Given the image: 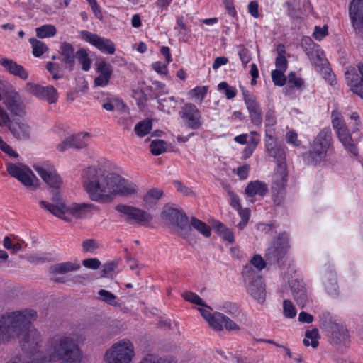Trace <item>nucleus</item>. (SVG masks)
<instances>
[{
	"label": "nucleus",
	"instance_id": "obj_1",
	"mask_svg": "<svg viewBox=\"0 0 363 363\" xmlns=\"http://www.w3.org/2000/svg\"><path fill=\"white\" fill-rule=\"evenodd\" d=\"M84 190L92 201L107 203L117 196H129L138 192L134 183L103 166H91L81 175Z\"/></svg>",
	"mask_w": 363,
	"mask_h": 363
},
{
	"label": "nucleus",
	"instance_id": "obj_2",
	"mask_svg": "<svg viewBox=\"0 0 363 363\" xmlns=\"http://www.w3.org/2000/svg\"><path fill=\"white\" fill-rule=\"evenodd\" d=\"M37 312L31 308L8 312L0 316V343L13 337L20 338L22 349L27 353L37 351L41 334L31 323L37 318Z\"/></svg>",
	"mask_w": 363,
	"mask_h": 363
},
{
	"label": "nucleus",
	"instance_id": "obj_3",
	"mask_svg": "<svg viewBox=\"0 0 363 363\" xmlns=\"http://www.w3.org/2000/svg\"><path fill=\"white\" fill-rule=\"evenodd\" d=\"M44 354L37 353L38 363H81L83 353L75 340L70 336L57 335L50 338L45 345Z\"/></svg>",
	"mask_w": 363,
	"mask_h": 363
},
{
	"label": "nucleus",
	"instance_id": "obj_4",
	"mask_svg": "<svg viewBox=\"0 0 363 363\" xmlns=\"http://www.w3.org/2000/svg\"><path fill=\"white\" fill-rule=\"evenodd\" d=\"M40 205L45 208L54 216L62 219L66 222L71 221L69 215L76 218H83L91 212L95 206L92 203H72L67 206L64 201L58 195H55L52 199V203H50L45 201H41Z\"/></svg>",
	"mask_w": 363,
	"mask_h": 363
},
{
	"label": "nucleus",
	"instance_id": "obj_5",
	"mask_svg": "<svg viewBox=\"0 0 363 363\" xmlns=\"http://www.w3.org/2000/svg\"><path fill=\"white\" fill-rule=\"evenodd\" d=\"M135 355L133 343L123 339L109 347L104 355L105 363H130Z\"/></svg>",
	"mask_w": 363,
	"mask_h": 363
},
{
	"label": "nucleus",
	"instance_id": "obj_6",
	"mask_svg": "<svg viewBox=\"0 0 363 363\" xmlns=\"http://www.w3.org/2000/svg\"><path fill=\"white\" fill-rule=\"evenodd\" d=\"M330 141V129H323L313 140L310 151L304 155L306 162L314 165L321 162L326 156Z\"/></svg>",
	"mask_w": 363,
	"mask_h": 363
},
{
	"label": "nucleus",
	"instance_id": "obj_7",
	"mask_svg": "<svg viewBox=\"0 0 363 363\" xmlns=\"http://www.w3.org/2000/svg\"><path fill=\"white\" fill-rule=\"evenodd\" d=\"M331 118L333 128L340 141L345 149L354 155H357L356 145L353 142L351 133L341 113L337 110H333L331 113Z\"/></svg>",
	"mask_w": 363,
	"mask_h": 363
},
{
	"label": "nucleus",
	"instance_id": "obj_8",
	"mask_svg": "<svg viewBox=\"0 0 363 363\" xmlns=\"http://www.w3.org/2000/svg\"><path fill=\"white\" fill-rule=\"evenodd\" d=\"M117 210L126 216L125 221L130 224L148 226L152 220L150 213L134 206L120 205Z\"/></svg>",
	"mask_w": 363,
	"mask_h": 363
},
{
	"label": "nucleus",
	"instance_id": "obj_9",
	"mask_svg": "<svg viewBox=\"0 0 363 363\" xmlns=\"http://www.w3.org/2000/svg\"><path fill=\"white\" fill-rule=\"evenodd\" d=\"M243 275L245 279L250 280L247 288L250 294L259 302L263 303L265 300L266 292L265 286L262 277L255 274L250 265L245 267Z\"/></svg>",
	"mask_w": 363,
	"mask_h": 363
},
{
	"label": "nucleus",
	"instance_id": "obj_10",
	"mask_svg": "<svg viewBox=\"0 0 363 363\" xmlns=\"http://www.w3.org/2000/svg\"><path fill=\"white\" fill-rule=\"evenodd\" d=\"M6 170L13 177L17 179L27 188H36L35 182L38 181L32 171L26 165L18 163H7Z\"/></svg>",
	"mask_w": 363,
	"mask_h": 363
},
{
	"label": "nucleus",
	"instance_id": "obj_11",
	"mask_svg": "<svg viewBox=\"0 0 363 363\" xmlns=\"http://www.w3.org/2000/svg\"><path fill=\"white\" fill-rule=\"evenodd\" d=\"M179 115L189 129L198 130L203 125L201 113L194 104H185L179 111Z\"/></svg>",
	"mask_w": 363,
	"mask_h": 363
},
{
	"label": "nucleus",
	"instance_id": "obj_12",
	"mask_svg": "<svg viewBox=\"0 0 363 363\" xmlns=\"http://www.w3.org/2000/svg\"><path fill=\"white\" fill-rule=\"evenodd\" d=\"M25 91L43 100H45L48 104H55L58 100V92L52 86H43L40 84L28 82L24 87Z\"/></svg>",
	"mask_w": 363,
	"mask_h": 363
},
{
	"label": "nucleus",
	"instance_id": "obj_13",
	"mask_svg": "<svg viewBox=\"0 0 363 363\" xmlns=\"http://www.w3.org/2000/svg\"><path fill=\"white\" fill-rule=\"evenodd\" d=\"M13 138L20 142L29 141L32 138V128L25 119H13L7 127Z\"/></svg>",
	"mask_w": 363,
	"mask_h": 363
},
{
	"label": "nucleus",
	"instance_id": "obj_14",
	"mask_svg": "<svg viewBox=\"0 0 363 363\" xmlns=\"http://www.w3.org/2000/svg\"><path fill=\"white\" fill-rule=\"evenodd\" d=\"M82 39L89 43L101 52L113 55L116 48L114 43L109 39L99 36L86 30L80 32Z\"/></svg>",
	"mask_w": 363,
	"mask_h": 363
},
{
	"label": "nucleus",
	"instance_id": "obj_15",
	"mask_svg": "<svg viewBox=\"0 0 363 363\" xmlns=\"http://www.w3.org/2000/svg\"><path fill=\"white\" fill-rule=\"evenodd\" d=\"M302 47L309 57L310 60L316 67H323L327 60L324 57L323 50L320 49L318 45L315 44L311 38H305L302 40Z\"/></svg>",
	"mask_w": 363,
	"mask_h": 363
},
{
	"label": "nucleus",
	"instance_id": "obj_16",
	"mask_svg": "<svg viewBox=\"0 0 363 363\" xmlns=\"http://www.w3.org/2000/svg\"><path fill=\"white\" fill-rule=\"evenodd\" d=\"M357 68L360 75L357 73L355 68L349 67L345 72V80L350 90L363 99V65H357Z\"/></svg>",
	"mask_w": 363,
	"mask_h": 363
},
{
	"label": "nucleus",
	"instance_id": "obj_17",
	"mask_svg": "<svg viewBox=\"0 0 363 363\" xmlns=\"http://www.w3.org/2000/svg\"><path fill=\"white\" fill-rule=\"evenodd\" d=\"M242 94L252 123L257 126H260L262 123V114L257 98L249 91H243Z\"/></svg>",
	"mask_w": 363,
	"mask_h": 363
},
{
	"label": "nucleus",
	"instance_id": "obj_18",
	"mask_svg": "<svg viewBox=\"0 0 363 363\" xmlns=\"http://www.w3.org/2000/svg\"><path fill=\"white\" fill-rule=\"evenodd\" d=\"M161 217L163 220L177 225L182 230L190 229L187 217L177 208L168 206H164Z\"/></svg>",
	"mask_w": 363,
	"mask_h": 363
},
{
	"label": "nucleus",
	"instance_id": "obj_19",
	"mask_svg": "<svg viewBox=\"0 0 363 363\" xmlns=\"http://www.w3.org/2000/svg\"><path fill=\"white\" fill-rule=\"evenodd\" d=\"M35 169L43 180L50 187L59 188L61 179L53 166L48 164L35 166Z\"/></svg>",
	"mask_w": 363,
	"mask_h": 363
},
{
	"label": "nucleus",
	"instance_id": "obj_20",
	"mask_svg": "<svg viewBox=\"0 0 363 363\" xmlns=\"http://www.w3.org/2000/svg\"><path fill=\"white\" fill-rule=\"evenodd\" d=\"M350 17L354 29L363 31V0H352L349 8Z\"/></svg>",
	"mask_w": 363,
	"mask_h": 363
},
{
	"label": "nucleus",
	"instance_id": "obj_21",
	"mask_svg": "<svg viewBox=\"0 0 363 363\" xmlns=\"http://www.w3.org/2000/svg\"><path fill=\"white\" fill-rule=\"evenodd\" d=\"M80 268V264L77 262H66L53 264L49 268V273L52 275V280L55 282H63L62 278L55 277L57 274H65L77 271Z\"/></svg>",
	"mask_w": 363,
	"mask_h": 363
},
{
	"label": "nucleus",
	"instance_id": "obj_22",
	"mask_svg": "<svg viewBox=\"0 0 363 363\" xmlns=\"http://www.w3.org/2000/svg\"><path fill=\"white\" fill-rule=\"evenodd\" d=\"M4 104L15 116L23 117L26 114V106L18 93L8 99H4Z\"/></svg>",
	"mask_w": 363,
	"mask_h": 363
},
{
	"label": "nucleus",
	"instance_id": "obj_23",
	"mask_svg": "<svg viewBox=\"0 0 363 363\" xmlns=\"http://www.w3.org/2000/svg\"><path fill=\"white\" fill-rule=\"evenodd\" d=\"M287 167L286 163H279L276 169V172L273 176V184L272 189L273 191L279 192L281 190L287 182Z\"/></svg>",
	"mask_w": 363,
	"mask_h": 363
},
{
	"label": "nucleus",
	"instance_id": "obj_24",
	"mask_svg": "<svg viewBox=\"0 0 363 363\" xmlns=\"http://www.w3.org/2000/svg\"><path fill=\"white\" fill-rule=\"evenodd\" d=\"M0 64L11 74L18 77L23 80H26L28 79V72L23 66L17 64L13 60L3 57L0 59Z\"/></svg>",
	"mask_w": 363,
	"mask_h": 363
},
{
	"label": "nucleus",
	"instance_id": "obj_25",
	"mask_svg": "<svg viewBox=\"0 0 363 363\" xmlns=\"http://www.w3.org/2000/svg\"><path fill=\"white\" fill-rule=\"evenodd\" d=\"M96 72L99 75L94 80L95 86H105L112 75V67L105 61L99 62L96 65Z\"/></svg>",
	"mask_w": 363,
	"mask_h": 363
},
{
	"label": "nucleus",
	"instance_id": "obj_26",
	"mask_svg": "<svg viewBox=\"0 0 363 363\" xmlns=\"http://www.w3.org/2000/svg\"><path fill=\"white\" fill-rule=\"evenodd\" d=\"M294 298L296 303L303 308L308 303V296L305 286L299 281H294L291 286Z\"/></svg>",
	"mask_w": 363,
	"mask_h": 363
},
{
	"label": "nucleus",
	"instance_id": "obj_27",
	"mask_svg": "<svg viewBox=\"0 0 363 363\" xmlns=\"http://www.w3.org/2000/svg\"><path fill=\"white\" fill-rule=\"evenodd\" d=\"M268 192L267 185L261 181H253L248 183L245 193L250 197L255 196H264Z\"/></svg>",
	"mask_w": 363,
	"mask_h": 363
},
{
	"label": "nucleus",
	"instance_id": "obj_28",
	"mask_svg": "<svg viewBox=\"0 0 363 363\" xmlns=\"http://www.w3.org/2000/svg\"><path fill=\"white\" fill-rule=\"evenodd\" d=\"M329 328L331 333V337L334 343L345 342L347 340L349 336L347 330L345 326L336 323H330Z\"/></svg>",
	"mask_w": 363,
	"mask_h": 363
},
{
	"label": "nucleus",
	"instance_id": "obj_29",
	"mask_svg": "<svg viewBox=\"0 0 363 363\" xmlns=\"http://www.w3.org/2000/svg\"><path fill=\"white\" fill-rule=\"evenodd\" d=\"M162 195L163 192L161 189L156 188L149 189L143 198V206L147 209L154 208Z\"/></svg>",
	"mask_w": 363,
	"mask_h": 363
},
{
	"label": "nucleus",
	"instance_id": "obj_30",
	"mask_svg": "<svg viewBox=\"0 0 363 363\" xmlns=\"http://www.w3.org/2000/svg\"><path fill=\"white\" fill-rule=\"evenodd\" d=\"M60 52L62 61L72 69L74 65V50L72 45L67 42L62 43Z\"/></svg>",
	"mask_w": 363,
	"mask_h": 363
},
{
	"label": "nucleus",
	"instance_id": "obj_31",
	"mask_svg": "<svg viewBox=\"0 0 363 363\" xmlns=\"http://www.w3.org/2000/svg\"><path fill=\"white\" fill-rule=\"evenodd\" d=\"M287 251V245L286 243L276 242L269 247L266 253L267 259L272 261H279L282 258Z\"/></svg>",
	"mask_w": 363,
	"mask_h": 363
},
{
	"label": "nucleus",
	"instance_id": "obj_32",
	"mask_svg": "<svg viewBox=\"0 0 363 363\" xmlns=\"http://www.w3.org/2000/svg\"><path fill=\"white\" fill-rule=\"evenodd\" d=\"M266 145L269 155L276 160L277 164L279 163H286L285 152L281 145H277L272 140L270 143L267 142Z\"/></svg>",
	"mask_w": 363,
	"mask_h": 363
},
{
	"label": "nucleus",
	"instance_id": "obj_33",
	"mask_svg": "<svg viewBox=\"0 0 363 363\" xmlns=\"http://www.w3.org/2000/svg\"><path fill=\"white\" fill-rule=\"evenodd\" d=\"M98 299L110 306L120 308L124 312H127L128 311V308H122L121 305L117 301V297L113 294L107 290L100 289L98 291Z\"/></svg>",
	"mask_w": 363,
	"mask_h": 363
},
{
	"label": "nucleus",
	"instance_id": "obj_34",
	"mask_svg": "<svg viewBox=\"0 0 363 363\" xmlns=\"http://www.w3.org/2000/svg\"><path fill=\"white\" fill-rule=\"evenodd\" d=\"M320 339V335L317 328H313L311 330H307L305 333V338L303 341L305 346L311 345L313 348H315L318 345V340Z\"/></svg>",
	"mask_w": 363,
	"mask_h": 363
},
{
	"label": "nucleus",
	"instance_id": "obj_35",
	"mask_svg": "<svg viewBox=\"0 0 363 363\" xmlns=\"http://www.w3.org/2000/svg\"><path fill=\"white\" fill-rule=\"evenodd\" d=\"M191 225L195 230H196L199 233H200L203 236L208 238L211 234V228L206 224L204 222L199 220L195 217H192L191 219Z\"/></svg>",
	"mask_w": 363,
	"mask_h": 363
},
{
	"label": "nucleus",
	"instance_id": "obj_36",
	"mask_svg": "<svg viewBox=\"0 0 363 363\" xmlns=\"http://www.w3.org/2000/svg\"><path fill=\"white\" fill-rule=\"evenodd\" d=\"M89 138V133H83L78 134L75 136H70V140H72L71 145H72V147L77 149H82L87 146L88 145V139Z\"/></svg>",
	"mask_w": 363,
	"mask_h": 363
},
{
	"label": "nucleus",
	"instance_id": "obj_37",
	"mask_svg": "<svg viewBox=\"0 0 363 363\" xmlns=\"http://www.w3.org/2000/svg\"><path fill=\"white\" fill-rule=\"evenodd\" d=\"M152 127V121L150 119H145L143 121L138 123L134 128V130L137 135L139 137H144L147 135L151 130Z\"/></svg>",
	"mask_w": 363,
	"mask_h": 363
},
{
	"label": "nucleus",
	"instance_id": "obj_38",
	"mask_svg": "<svg viewBox=\"0 0 363 363\" xmlns=\"http://www.w3.org/2000/svg\"><path fill=\"white\" fill-rule=\"evenodd\" d=\"M56 28L51 24L43 25L35 29L36 35L39 38L52 37L56 34Z\"/></svg>",
	"mask_w": 363,
	"mask_h": 363
},
{
	"label": "nucleus",
	"instance_id": "obj_39",
	"mask_svg": "<svg viewBox=\"0 0 363 363\" xmlns=\"http://www.w3.org/2000/svg\"><path fill=\"white\" fill-rule=\"evenodd\" d=\"M224 314L216 312L213 317L208 322L209 326L216 331H221L223 329Z\"/></svg>",
	"mask_w": 363,
	"mask_h": 363
},
{
	"label": "nucleus",
	"instance_id": "obj_40",
	"mask_svg": "<svg viewBox=\"0 0 363 363\" xmlns=\"http://www.w3.org/2000/svg\"><path fill=\"white\" fill-rule=\"evenodd\" d=\"M30 43L32 45L33 54L35 57H40L48 50L47 45L43 42L38 39L30 38Z\"/></svg>",
	"mask_w": 363,
	"mask_h": 363
},
{
	"label": "nucleus",
	"instance_id": "obj_41",
	"mask_svg": "<svg viewBox=\"0 0 363 363\" xmlns=\"http://www.w3.org/2000/svg\"><path fill=\"white\" fill-rule=\"evenodd\" d=\"M76 57L82 65V69L88 71L91 67V60L86 50L80 49L76 52Z\"/></svg>",
	"mask_w": 363,
	"mask_h": 363
},
{
	"label": "nucleus",
	"instance_id": "obj_42",
	"mask_svg": "<svg viewBox=\"0 0 363 363\" xmlns=\"http://www.w3.org/2000/svg\"><path fill=\"white\" fill-rule=\"evenodd\" d=\"M150 150L152 155H160L166 152V143L162 140H155L150 145Z\"/></svg>",
	"mask_w": 363,
	"mask_h": 363
},
{
	"label": "nucleus",
	"instance_id": "obj_43",
	"mask_svg": "<svg viewBox=\"0 0 363 363\" xmlns=\"http://www.w3.org/2000/svg\"><path fill=\"white\" fill-rule=\"evenodd\" d=\"M38 362H39V358L37 353H33L30 357L16 356L7 363H38Z\"/></svg>",
	"mask_w": 363,
	"mask_h": 363
},
{
	"label": "nucleus",
	"instance_id": "obj_44",
	"mask_svg": "<svg viewBox=\"0 0 363 363\" xmlns=\"http://www.w3.org/2000/svg\"><path fill=\"white\" fill-rule=\"evenodd\" d=\"M0 92L8 99L16 93L14 88L6 81H0Z\"/></svg>",
	"mask_w": 363,
	"mask_h": 363
},
{
	"label": "nucleus",
	"instance_id": "obj_45",
	"mask_svg": "<svg viewBox=\"0 0 363 363\" xmlns=\"http://www.w3.org/2000/svg\"><path fill=\"white\" fill-rule=\"evenodd\" d=\"M83 251L85 252L93 253L99 248V244L94 239L85 240L82 244Z\"/></svg>",
	"mask_w": 363,
	"mask_h": 363
},
{
	"label": "nucleus",
	"instance_id": "obj_46",
	"mask_svg": "<svg viewBox=\"0 0 363 363\" xmlns=\"http://www.w3.org/2000/svg\"><path fill=\"white\" fill-rule=\"evenodd\" d=\"M182 297L187 301L206 307V305L203 301L197 294L193 292H185L182 294Z\"/></svg>",
	"mask_w": 363,
	"mask_h": 363
},
{
	"label": "nucleus",
	"instance_id": "obj_47",
	"mask_svg": "<svg viewBox=\"0 0 363 363\" xmlns=\"http://www.w3.org/2000/svg\"><path fill=\"white\" fill-rule=\"evenodd\" d=\"M285 71L275 69L272 72V78L275 85L283 86L286 83Z\"/></svg>",
	"mask_w": 363,
	"mask_h": 363
},
{
	"label": "nucleus",
	"instance_id": "obj_48",
	"mask_svg": "<svg viewBox=\"0 0 363 363\" xmlns=\"http://www.w3.org/2000/svg\"><path fill=\"white\" fill-rule=\"evenodd\" d=\"M349 118L351 121H353V123L352 125V132L356 133L359 131L362 128V123L359 113L356 111L352 112L349 116Z\"/></svg>",
	"mask_w": 363,
	"mask_h": 363
},
{
	"label": "nucleus",
	"instance_id": "obj_49",
	"mask_svg": "<svg viewBox=\"0 0 363 363\" xmlns=\"http://www.w3.org/2000/svg\"><path fill=\"white\" fill-rule=\"evenodd\" d=\"M219 90L225 91V94L227 99H231L236 96V89L235 87L230 86L228 83L223 82L218 86Z\"/></svg>",
	"mask_w": 363,
	"mask_h": 363
},
{
	"label": "nucleus",
	"instance_id": "obj_50",
	"mask_svg": "<svg viewBox=\"0 0 363 363\" xmlns=\"http://www.w3.org/2000/svg\"><path fill=\"white\" fill-rule=\"evenodd\" d=\"M237 211L241 217V221L238 224V227L242 230L248 223L250 216V211L248 208L242 209L241 207L240 209H237Z\"/></svg>",
	"mask_w": 363,
	"mask_h": 363
},
{
	"label": "nucleus",
	"instance_id": "obj_51",
	"mask_svg": "<svg viewBox=\"0 0 363 363\" xmlns=\"http://www.w3.org/2000/svg\"><path fill=\"white\" fill-rule=\"evenodd\" d=\"M284 314L286 318H292L296 315V311L292 303L289 300L284 301Z\"/></svg>",
	"mask_w": 363,
	"mask_h": 363
},
{
	"label": "nucleus",
	"instance_id": "obj_52",
	"mask_svg": "<svg viewBox=\"0 0 363 363\" xmlns=\"http://www.w3.org/2000/svg\"><path fill=\"white\" fill-rule=\"evenodd\" d=\"M207 93V87L206 86H197L193 89H191L189 94L193 99H200L202 101L205 97Z\"/></svg>",
	"mask_w": 363,
	"mask_h": 363
},
{
	"label": "nucleus",
	"instance_id": "obj_53",
	"mask_svg": "<svg viewBox=\"0 0 363 363\" xmlns=\"http://www.w3.org/2000/svg\"><path fill=\"white\" fill-rule=\"evenodd\" d=\"M225 189L228 192V196L230 197V205L236 210L240 209L241 206L238 195L235 193H234L229 186H225Z\"/></svg>",
	"mask_w": 363,
	"mask_h": 363
},
{
	"label": "nucleus",
	"instance_id": "obj_54",
	"mask_svg": "<svg viewBox=\"0 0 363 363\" xmlns=\"http://www.w3.org/2000/svg\"><path fill=\"white\" fill-rule=\"evenodd\" d=\"M102 107L108 111H111L114 109L115 107L121 109H125L126 106L122 101H119L118 100H114L113 102L111 101H108L103 104Z\"/></svg>",
	"mask_w": 363,
	"mask_h": 363
},
{
	"label": "nucleus",
	"instance_id": "obj_55",
	"mask_svg": "<svg viewBox=\"0 0 363 363\" xmlns=\"http://www.w3.org/2000/svg\"><path fill=\"white\" fill-rule=\"evenodd\" d=\"M11 121L12 120L8 112L0 106V127L7 128Z\"/></svg>",
	"mask_w": 363,
	"mask_h": 363
},
{
	"label": "nucleus",
	"instance_id": "obj_56",
	"mask_svg": "<svg viewBox=\"0 0 363 363\" xmlns=\"http://www.w3.org/2000/svg\"><path fill=\"white\" fill-rule=\"evenodd\" d=\"M0 149L4 152L5 153H6L7 155H9V156L11 157H18V153L16 152L11 147L7 144L4 140L3 138L0 136Z\"/></svg>",
	"mask_w": 363,
	"mask_h": 363
},
{
	"label": "nucleus",
	"instance_id": "obj_57",
	"mask_svg": "<svg viewBox=\"0 0 363 363\" xmlns=\"http://www.w3.org/2000/svg\"><path fill=\"white\" fill-rule=\"evenodd\" d=\"M82 264L86 268L97 269L99 268L101 262L96 258H88L82 261Z\"/></svg>",
	"mask_w": 363,
	"mask_h": 363
},
{
	"label": "nucleus",
	"instance_id": "obj_58",
	"mask_svg": "<svg viewBox=\"0 0 363 363\" xmlns=\"http://www.w3.org/2000/svg\"><path fill=\"white\" fill-rule=\"evenodd\" d=\"M223 322L225 328L228 330L239 331L240 330V327L238 324L225 315Z\"/></svg>",
	"mask_w": 363,
	"mask_h": 363
},
{
	"label": "nucleus",
	"instance_id": "obj_59",
	"mask_svg": "<svg viewBox=\"0 0 363 363\" xmlns=\"http://www.w3.org/2000/svg\"><path fill=\"white\" fill-rule=\"evenodd\" d=\"M251 264L257 269L258 271H261L265 267V262L259 255H255L251 259Z\"/></svg>",
	"mask_w": 363,
	"mask_h": 363
},
{
	"label": "nucleus",
	"instance_id": "obj_60",
	"mask_svg": "<svg viewBox=\"0 0 363 363\" xmlns=\"http://www.w3.org/2000/svg\"><path fill=\"white\" fill-rule=\"evenodd\" d=\"M266 126H273L277 123V118L274 111L268 110L265 115Z\"/></svg>",
	"mask_w": 363,
	"mask_h": 363
},
{
	"label": "nucleus",
	"instance_id": "obj_61",
	"mask_svg": "<svg viewBox=\"0 0 363 363\" xmlns=\"http://www.w3.org/2000/svg\"><path fill=\"white\" fill-rule=\"evenodd\" d=\"M327 30H328L327 26H323V28L316 26L315 28V30H314L313 35L316 40H320L323 38H324L327 35V33H328Z\"/></svg>",
	"mask_w": 363,
	"mask_h": 363
},
{
	"label": "nucleus",
	"instance_id": "obj_62",
	"mask_svg": "<svg viewBox=\"0 0 363 363\" xmlns=\"http://www.w3.org/2000/svg\"><path fill=\"white\" fill-rule=\"evenodd\" d=\"M275 64L277 70L286 71L287 69V60L284 56H277Z\"/></svg>",
	"mask_w": 363,
	"mask_h": 363
},
{
	"label": "nucleus",
	"instance_id": "obj_63",
	"mask_svg": "<svg viewBox=\"0 0 363 363\" xmlns=\"http://www.w3.org/2000/svg\"><path fill=\"white\" fill-rule=\"evenodd\" d=\"M239 56L244 65H246L251 60L249 50L244 48L240 50Z\"/></svg>",
	"mask_w": 363,
	"mask_h": 363
},
{
	"label": "nucleus",
	"instance_id": "obj_64",
	"mask_svg": "<svg viewBox=\"0 0 363 363\" xmlns=\"http://www.w3.org/2000/svg\"><path fill=\"white\" fill-rule=\"evenodd\" d=\"M250 170V165L245 164L242 167H240L237 169V174L241 179H245L248 177V173Z\"/></svg>",
	"mask_w": 363,
	"mask_h": 363
}]
</instances>
